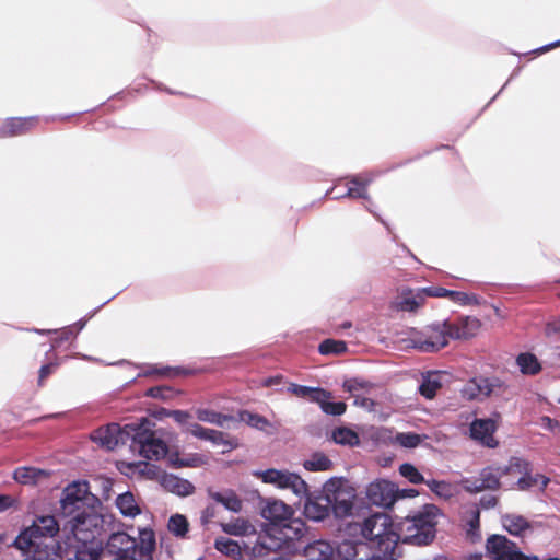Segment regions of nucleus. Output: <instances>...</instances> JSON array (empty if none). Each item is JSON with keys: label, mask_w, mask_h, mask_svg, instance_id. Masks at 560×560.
Segmentation results:
<instances>
[{"label": "nucleus", "mask_w": 560, "mask_h": 560, "mask_svg": "<svg viewBox=\"0 0 560 560\" xmlns=\"http://www.w3.org/2000/svg\"><path fill=\"white\" fill-rule=\"evenodd\" d=\"M62 517L67 518L61 529L65 546L80 550L98 549L94 546V539L103 521L93 508Z\"/></svg>", "instance_id": "obj_1"}, {"label": "nucleus", "mask_w": 560, "mask_h": 560, "mask_svg": "<svg viewBox=\"0 0 560 560\" xmlns=\"http://www.w3.org/2000/svg\"><path fill=\"white\" fill-rule=\"evenodd\" d=\"M306 532L305 523L291 516L281 525L266 527L265 534L259 535L252 547V557L255 559L266 557L281 548H290L294 541L300 540Z\"/></svg>", "instance_id": "obj_2"}, {"label": "nucleus", "mask_w": 560, "mask_h": 560, "mask_svg": "<svg viewBox=\"0 0 560 560\" xmlns=\"http://www.w3.org/2000/svg\"><path fill=\"white\" fill-rule=\"evenodd\" d=\"M155 545L154 532L144 528L139 532V540L124 532L112 534L106 550L115 556L114 560H153Z\"/></svg>", "instance_id": "obj_3"}, {"label": "nucleus", "mask_w": 560, "mask_h": 560, "mask_svg": "<svg viewBox=\"0 0 560 560\" xmlns=\"http://www.w3.org/2000/svg\"><path fill=\"white\" fill-rule=\"evenodd\" d=\"M440 509L434 504H425L420 511L407 515L401 523L400 539L405 544L428 546L436 536Z\"/></svg>", "instance_id": "obj_4"}, {"label": "nucleus", "mask_w": 560, "mask_h": 560, "mask_svg": "<svg viewBox=\"0 0 560 560\" xmlns=\"http://www.w3.org/2000/svg\"><path fill=\"white\" fill-rule=\"evenodd\" d=\"M60 526L55 516L37 517L30 527L20 533L13 545L24 553H40L43 548L48 547L44 539L54 538L62 529Z\"/></svg>", "instance_id": "obj_5"}, {"label": "nucleus", "mask_w": 560, "mask_h": 560, "mask_svg": "<svg viewBox=\"0 0 560 560\" xmlns=\"http://www.w3.org/2000/svg\"><path fill=\"white\" fill-rule=\"evenodd\" d=\"M361 535L383 553L392 552L400 539L386 513H374L365 518L361 525Z\"/></svg>", "instance_id": "obj_6"}, {"label": "nucleus", "mask_w": 560, "mask_h": 560, "mask_svg": "<svg viewBox=\"0 0 560 560\" xmlns=\"http://www.w3.org/2000/svg\"><path fill=\"white\" fill-rule=\"evenodd\" d=\"M153 425L154 423L147 418L137 422L131 447L138 448L139 453L148 459L159 460L167 454L168 447L161 438L156 436Z\"/></svg>", "instance_id": "obj_7"}, {"label": "nucleus", "mask_w": 560, "mask_h": 560, "mask_svg": "<svg viewBox=\"0 0 560 560\" xmlns=\"http://www.w3.org/2000/svg\"><path fill=\"white\" fill-rule=\"evenodd\" d=\"M324 486L326 493L330 497L334 515L338 518L349 516L357 497L355 489L340 478H331Z\"/></svg>", "instance_id": "obj_8"}, {"label": "nucleus", "mask_w": 560, "mask_h": 560, "mask_svg": "<svg viewBox=\"0 0 560 560\" xmlns=\"http://www.w3.org/2000/svg\"><path fill=\"white\" fill-rule=\"evenodd\" d=\"M453 338L450 322L430 325L413 340L415 347L422 352H436L446 347Z\"/></svg>", "instance_id": "obj_9"}, {"label": "nucleus", "mask_w": 560, "mask_h": 560, "mask_svg": "<svg viewBox=\"0 0 560 560\" xmlns=\"http://www.w3.org/2000/svg\"><path fill=\"white\" fill-rule=\"evenodd\" d=\"M136 423H128L120 427L118 423H110L106 428H100L93 434V440L108 451L116 448L118 445L132 442Z\"/></svg>", "instance_id": "obj_10"}, {"label": "nucleus", "mask_w": 560, "mask_h": 560, "mask_svg": "<svg viewBox=\"0 0 560 560\" xmlns=\"http://www.w3.org/2000/svg\"><path fill=\"white\" fill-rule=\"evenodd\" d=\"M265 483H272L280 489H289L299 497L307 494V483L294 472L269 468L257 474Z\"/></svg>", "instance_id": "obj_11"}, {"label": "nucleus", "mask_w": 560, "mask_h": 560, "mask_svg": "<svg viewBox=\"0 0 560 560\" xmlns=\"http://www.w3.org/2000/svg\"><path fill=\"white\" fill-rule=\"evenodd\" d=\"M503 474L501 466L489 465L479 471L477 478H465L462 480L463 489L468 493H479L486 490L497 491L501 488Z\"/></svg>", "instance_id": "obj_12"}, {"label": "nucleus", "mask_w": 560, "mask_h": 560, "mask_svg": "<svg viewBox=\"0 0 560 560\" xmlns=\"http://www.w3.org/2000/svg\"><path fill=\"white\" fill-rule=\"evenodd\" d=\"M88 493V482H73L69 485L65 489L63 498L60 501V514L62 516L72 515L83 509H90L91 506L86 504Z\"/></svg>", "instance_id": "obj_13"}, {"label": "nucleus", "mask_w": 560, "mask_h": 560, "mask_svg": "<svg viewBox=\"0 0 560 560\" xmlns=\"http://www.w3.org/2000/svg\"><path fill=\"white\" fill-rule=\"evenodd\" d=\"M486 551L493 560L522 559L517 545L503 535H491L486 540Z\"/></svg>", "instance_id": "obj_14"}, {"label": "nucleus", "mask_w": 560, "mask_h": 560, "mask_svg": "<svg viewBox=\"0 0 560 560\" xmlns=\"http://www.w3.org/2000/svg\"><path fill=\"white\" fill-rule=\"evenodd\" d=\"M42 119L39 116L10 117L0 126V139L24 136L35 130Z\"/></svg>", "instance_id": "obj_15"}, {"label": "nucleus", "mask_w": 560, "mask_h": 560, "mask_svg": "<svg viewBox=\"0 0 560 560\" xmlns=\"http://www.w3.org/2000/svg\"><path fill=\"white\" fill-rule=\"evenodd\" d=\"M366 497L374 505L392 508L396 502V485L387 480L371 482L366 489Z\"/></svg>", "instance_id": "obj_16"}, {"label": "nucleus", "mask_w": 560, "mask_h": 560, "mask_svg": "<svg viewBox=\"0 0 560 560\" xmlns=\"http://www.w3.org/2000/svg\"><path fill=\"white\" fill-rule=\"evenodd\" d=\"M330 497L325 491V486L323 487V491L316 495L307 497V500L304 504V514L307 518L313 521H323L327 516H329L330 512H332Z\"/></svg>", "instance_id": "obj_17"}, {"label": "nucleus", "mask_w": 560, "mask_h": 560, "mask_svg": "<svg viewBox=\"0 0 560 560\" xmlns=\"http://www.w3.org/2000/svg\"><path fill=\"white\" fill-rule=\"evenodd\" d=\"M495 431L497 423L492 419H475L470 424V436L490 448H494L499 444L493 436Z\"/></svg>", "instance_id": "obj_18"}, {"label": "nucleus", "mask_w": 560, "mask_h": 560, "mask_svg": "<svg viewBox=\"0 0 560 560\" xmlns=\"http://www.w3.org/2000/svg\"><path fill=\"white\" fill-rule=\"evenodd\" d=\"M293 514L294 511L292 508L282 501L268 502L261 512L262 517L269 522L266 527H272L276 524L281 525L293 516Z\"/></svg>", "instance_id": "obj_19"}, {"label": "nucleus", "mask_w": 560, "mask_h": 560, "mask_svg": "<svg viewBox=\"0 0 560 560\" xmlns=\"http://www.w3.org/2000/svg\"><path fill=\"white\" fill-rule=\"evenodd\" d=\"M450 326L453 330L454 339H468L477 334L481 323L476 317H463L454 323L450 322Z\"/></svg>", "instance_id": "obj_20"}, {"label": "nucleus", "mask_w": 560, "mask_h": 560, "mask_svg": "<svg viewBox=\"0 0 560 560\" xmlns=\"http://www.w3.org/2000/svg\"><path fill=\"white\" fill-rule=\"evenodd\" d=\"M425 302L424 292L422 289L417 291L402 290L399 300L396 302V307L402 312H415Z\"/></svg>", "instance_id": "obj_21"}, {"label": "nucleus", "mask_w": 560, "mask_h": 560, "mask_svg": "<svg viewBox=\"0 0 560 560\" xmlns=\"http://www.w3.org/2000/svg\"><path fill=\"white\" fill-rule=\"evenodd\" d=\"M209 497L217 503L222 504L226 510L231 512H240L243 508V502L238 498L235 491L226 489L224 491H208Z\"/></svg>", "instance_id": "obj_22"}, {"label": "nucleus", "mask_w": 560, "mask_h": 560, "mask_svg": "<svg viewBox=\"0 0 560 560\" xmlns=\"http://www.w3.org/2000/svg\"><path fill=\"white\" fill-rule=\"evenodd\" d=\"M336 548L328 541L317 540L305 548L307 560H334Z\"/></svg>", "instance_id": "obj_23"}, {"label": "nucleus", "mask_w": 560, "mask_h": 560, "mask_svg": "<svg viewBox=\"0 0 560 560\" xmlns=\"http://www.w3.org/2000/svg\"><path fill=\"white\" fill-rule=\"evenodd\" d=\"M162 486L167 491L180 497L189 495L195 491V487L191 482L175 475H164L162 478Z\"/></svg>", "instance_id": "obj_24"}, {"label": "nucleus", "mask_w": 560, "mask_h": 560, "mask_svg": "<svg viewBox=\"0 0 560 560\" xmlns=\"http://www.w3.org/2000/svg\"><path fill=\"white\" fill-rule=\"evenodd\" d=\"M56 547V555L61 560L63 559V557H67L66 560H98L101 555L100 549L80 550L68 546L63 548L60 542H57Z\"/></svg>", "instance_id": "obj_25"}, {"label": "nucleus", "mask_w": 560, "mask_h": 560, "mask_svg": "<svg viewBox=\"0 0 560 560\" xmlns=\"http://www.w3.org/2000/svg\"><path fill=\"white\" fill-rule=\"evenodd\" d=\"M515 363L523 375L535 376L542 370L540 361L532 352L520 353L515 359Z\"/></svg>", "instance_id": "obj_26"}, {"label": "nucleus", "mask_w": 560, "mask_h": 560, "mask_svg": "<svg viewBox=\"0 0 560 560\" xmlns=\"http://www.w3.org/2000/svg\"><path fill=\"white\" fill-rule=\"evenodd\" d=\"M288 390L296 397L307 398L311 401L323 399V397H331V394L319 387H308L299 384H290Z\"/></svg>", "instance_id": "obj_27"}, {"label": "nucleus", "mask_w": 560, "mask_h": 560, "mask_svg": "<svg viewBox=\"0 0 560 560\" xmlns=\"http://www.w3.org/2000/svg\"><path fill=\"white\" fill-rule=\"evenodd\" d=\"M46 477L48 474L45 470L35 467H18L13 471L14 480L22 485H35L40 478Z\"/></svg>", "instance_id": "obj_28"}, {"label": "nucleus", "mask_w": 560, "mask_h": 560, "mask_svg": "<svg viewBox=\"0 0 560 560\" xmlns=\"http://www.w3.org/2000/svg\"><path fill=\"white\" fill-rule=\"evenodd\" d=\"M442 387L441 376L438 372H429L423 376L419 386V393L427 399H433Z\"/></svg>", "instance_id": "obj_29"}, {"label": "nucleus", "mask_w": 560, "mask_h": 560, "mask_svg": "<svg viewBox=\"0 0 560 560\" xmlns=\"http://www.w3.org/2000/svg\"><path fill=\"white\" fill-rule=\"evenodd\" d=\"M503 527L513 536H521L530 528V523L522 515L506 514L502 517Z\"/></svg>", "instance_id": "obj_30"}, {"label": "nucleus", "mask_w": 560, "mask_h": 560, "mask_svg": "<svg viewBox=\"0 0 560 560\" xmlns=\"http://www.w3.org/2000/svg\"><path fill=\"white\" fill-rule=\"evenodd\" d=\"M220 526L225 534L233 536H246L255 533L254 526L243 517L234 518L228 523H221Z\"/></svg>", "instance_id": "obj_31"}, {"label": "nucleus", "mask_w": 560, "mask_h": 560, "mask_svg": "<svg viewBox=\"0 0 560 560\" xmlns=\"http://www.w3.org/2000/svg\"><path fill=\"white\" fill-rule=\"evenodd\" d=\"M116 506L124 516L136 517L141 513V509L137 504L135 495L129 491L117 497Z\"/></svg>", "instance_id": "obj_32"}, {"label": "nucleus", "mask_w": 560, "mask_h": 560, "mask_svg": "<svg viewBox=\"0 0 560 560\" xmlns=\"http://www.w3.org/2000/svg\"><path fill=\"white\" fill-rule=\"evenodd\" d=\"M549 483V478L541 475L536 474L532 475V470H527L526 474H523L516 481V487L518 490L526 491L530 488L538 486L541 490L546 489Z\"/></svg>", "instance_id": "obj_33"}, {"label": "nucleus", "mask_w": 560, "mask_h": 560, "mask_svg": "<svg viewBox=\"0 0 560 560\" xmlns=\"http://www.w3.org/2000/svg\"><path fill=\"white\" fill-rule=\"evenodd\" d=\"M196 418L199 421L223 427L225 422L232 421L233 417L224 415L212 409L199 408L196 410Z\"/></svg>", "instance_id": "obj_34"}, {"label": "nucleus", "mask_w": 560, "mask_h": 560, "mask_svg": "<svg viewBox=\"0 0 560 560\" xmlns=\"http://www.w3.org/2000/svg\"><path fill=\"white\" fill-rule=\"evenodd\" d=\"M195 371L184 369V368H171V366H160L158 364L150 365L144 371L145 376L158 375L162 377H173L179 375H191Z\"/></svg>", "instance_id": "obj_35"}, {"label": "nucleus", "mask_w": 560, "mask_h": 560, "mask_svg": "<svg viewBox=\"0 0 560 560\" xmlns=\"http://www.w3.org/2000/svg\"><path fill=\"white\" fill-rule=\"evenodd\" d=\"M483 377H475L469 380L460 389V395L466 400H475L480 397H485L483 384H481Z\"/></svg>", "instance_id": "obj_36"}, {"label": "nucleus", "mask_w": 560, "mask_h": 560, "mask_svg": "<svg viewBox=\"0 0 560 560\" xmlns=\"http://www.w3.org/2000/svg\"><path fill=\"white\" fill-rule=\"evenodd\" d=\"M501 470L504 476L526 474L527 470H532V465L528 460L522 457L513 456L510 458L509 464L501 466Z\"/></svg>", "instance_id": "obj_37"}, {"label": "nucleus", "mask_w": 560, "mask_h": 560, "mask_svg": "<svg viewBox=\"0 0 560 560\" xmlns=\"http://www.w3.org/2000/svg\"><path fill=\"white\" fill-rule=\"evenodd\" d=\"M303 466L308 471H326L331 468L332 462L324 453L316 452L304 462Z\"/></svg>", "instance_id": "obj_38"}, {"label": "nucleus", "mask_w": 560, "mask_h": 560, "mask_svg": "<svg viewBox=\"0 0 560 560\" xmlns=\"http://www.w3.org/2000/svg\"><path fill=\"white\" fill-rule=\"evenodd\" d=\"M214 547L221 553L237 559L242 556V549L237 541L226 537H219L214 541Z\"/></svg>", "instance_id": "obj_39"}, {"label": "nucleus", "mask_w": 560, "mask_h": 560, "mask_svg": "<svg viewBox=\"0 0 560 560\" xmlns=\"http://www.w3.org/2000/svg\"><path fill=\"white\" fill-rule=\"evenodd\" d=\"M167 529L174 536L185 538L189 530V523L186 516L182 514L172 515L167 523Z\"/></svg>", "instance_id": "obj_40"}, {"label": "nucleus", "mask_w": 560, "mask_h": 560, "mask_svg": "<svg viewBox=\"0 0 560 560\" xmlns=\"http://www.w3.org/2000/svg\"><path fill=\"white\" fill-rule=\"evenodd\" d=\"M332 440L340 445L354 446L360 443L359 435L349 428H337L332 431Z\"/></svg>", "instance_id": "obj_41"}, {"label": "nucleus", "mask_w": 560, "mask_h": 560, "mask_svg": "<svg viewBox=\"0 0 560 560\" xmlns=\"http://www.w3.org/2000/svg\"><path fill=\"white\" fill-rule=\"evenodd\" d=\"M429 489L440 498L450 499L454 495V487L452 483L444 480H425L424 482Z\"/></svg>", "instance_id": "obj_42"}, {"label": "nucleus", "mask_w": 560, "mask_h": 560, "mask_svg": "<svg viewBox=\"0 0 560 560\" xmlns=\"http://www.w3.org/2000/svg\"><path fill=\"white\" fill-rule=\"evenodd\" d=\"M481 384H483L485 397L503 395L508 389L505 382L499 377H483Z\"/></svg>", "instance_id": "obj_43"}, {"label": "nucleus", "mask_w": 560, "mask_h": 560, "mask_svg": "<svg viewBox=\"0 0 560 560\" xmlns=\"http://www.w3.org/2000/svg\"><path fill=\"white\" fill-rule=\"evenodd\" d=\"M320 354H342L347 351V343L342 340L326 339L318 347Z\"/></svg>", "instance_id": "obj_44"}, {"label": "nucleus", "mask_w": 560, "mask_h": 560, "mask_svg": "<svg viewBox=\"0 0 560 560\" xmlns=\"http://www.w3.org/2000/svg\"><path fill=\"white\" fill-rule=\"evenodd\" d=\"M330 397H323L320 400H316L319 404L322 410L331 416H341L346 412L347 405L343 401L330 402Z\"/></svg>", "instance_id": "obj_45"}, {"label": "nucleus", "mask_w": 560, "mask_h": 560, "mask_svg": "<svg viewBox=\"0 0 560 560\" xmlns=\"http://www.w3.org/2000/svg\"><path fill=\"white\" fill-rule=\"evenodd\" d=\"M399 472L402 477L409 480V482L419 485L424 483L425 480L422 476V474L412 465L409 463L401 464L399 466Z\"/></svg>", "instance_id": "obj_46"}, {"label": "nucleus", "mask_w": 560, "mask_h": 560, "mask_svg": "<svg viewBox=\"0 0 560 560\" xmlns=\"http://www.w3.org/2000/svg\"><path fill=\"white\" fill-rule=\"evenodd\" d=\"M343 197L368 199L366 183L358 178L351 179Z\"/></svg>", "instance_id": "obj_47"}, {"label": "nucleus", "mask_w": 560, "mask_h": 560, "mask_svg": "<svg viewBox=\"0 0 560 560\" xmlns=\"http://www.w3.org/2000/svg\"><path fill=\"white\" fill-rule=\"evenodd\" d=\"M240 417H241L242 421H244L248 425L257 428V429H264L265 427H267L269 424V421L265 417H262L258 413H253L247 410L242 411L240 413Z\"/></svg>", "instance_id": "obj_48"}, {"label": "nucleus", "mask_w": 560, "mask_h": 560, "mask_svg": "<svg viewBox=\"0 0 560 560\" xmlns=\"http://www.w3.org/2000/svg\"><path fill=\"white\" fill-rule=\"evenodd\" d=\"M208 441H210L214 445H224L229 450L234 448L236 446V443H234L233 441L229 440L224 432L218 431V430H213V429L211 431V434H209Z\"/></svg>", "instance_id": "obj_49"}, {"label": "nucleus", "mask_w": 560, "mask_h": 560, "mask_svg": "<svg viewBox=\"0 0 560 560\" xmlns=\"http://www.w3.org/2000/svg\"><path fill=\"white\" fill-rule=\"evenodd\" d=\"M397 441L401 446L412 448L417 447L420 444L421 438L417 433L408 432L398 434Z\"/></svg>", "instance_id": "obj_50"}, {"label": "nucleus", "mask_w": 560, "mask_h": 560, "mask_svg": "<svg viewBox=\"0 0 560 560\" xmlns=\"http://www.w3.org/2000/svg\"><path fill=\"white\" fill-rule=\"evenodd\" d=\"M173 394L171 387L167 386H153L147 389L145 396L158 399H168Z\"/></svg>", "instance_id": "obj_51"}, {"label": "nucleus", "mask_w": 560, "mask_h": 560, "mask_svg": "<svg viewBox=\"0 0 560 560\" xmlns=\"http://www.w3.org/2000/svg\"><path fill=\"white\" fill-rule=\"evenodd\" d=\"M212 429L205 428L200 425L197 422L189 423L188 427H186V432L190 433L197 439L208 441L209 434H211Z\"/></svg>", "instance_id": "obj_52"}, {"label": "nucleus", "mask_w": 560, "mask_h": 560, "mask_svg": "<svg viewBox=\"0 0 560 560\" xmlns=\"http://www.w3.org/2000/svg\"><path fill=\"white\" fill-rule=\"evenodd\" d=\"M165 413L172 417L178 424L180 425H189V420L191 419V415L185 410H170L165 411Z\"/></svg>", "instance_id": "obj_53"}, {"label": "nucleus", "mask_w": 560, "mask_h": 560, "mask_svg": "<svg viewBox=\"0 0 560 560\" xmlns=\"http://www.w3.org/2000/svg\"><path fill=\"white\" fill-rule=\"evenodd\" d=\"M424 296H434V298H448L451 290L441 287H429L423 288Z\"/></svg>", "instance_id": "obj_54"}, {"label": "nucleus", "mask_w": 560, "mask_h": 560, "mask_svg": "<svg viewBox=\"0 0 560 560\" xmlns=\"http://www.w3.org/2000/svg\"><path fill=\"white\" fill-rule=\"evenodd\" d=\"M498 503H499V498L497 495H492V494L483 495V497H481V499L479 501L480 508H482L485 510L492 509V508L497 506Z\"/></svg>", "instance_id": "obj_55"}, {"label": "nucleus", "mask_w": 560, "mask_h": 560, "mask_svg": "<svg viewBox=\"0 0 560 560\" xmlns=\"http://www.w3.org/2000/svg\"><path fill=\"white\" fill-rule=\"evenodd\" d=\"M217 516V509L214 505H208L201 513V523L209 524Z\"/></svg>", "instance_id": "obj_56"}, {"label": "nucleus", "mask_w": 560, "mask_h": 560, "mask_svg": "<svg viewBox=\"0 0 560 560\" xmlns=\"http://www.w3.org/2000/svg\"><path fill=\"white\" fill-rule=\"evenodd\" d=\"M448 299L459 304H467L470 300V296L465 292L451 290Z\"/></svg>", "instance_id": "obj_57"}, {"label": "nucleus", "mask_w": 560, "mask_h": 560, "mask_svg": "<svg viewBox=\"0 0 560 560\" xmlns=\"http://www.w3.org/2000/svg\"><path fill=\"white\" fill-rule=\"evenodd\" d=\"M16 503V499L9 494H0V512L8 510Z\"/></svg>", "instance_id": "obj_58"}, {"label": "nucleus", "mask_w": 560, "mask_h": 560, "mask_svg": "<svg viewBox=\"0 0 560 560\" xmlns=\"http://www.w3.org/2000/svg\"><path fill=\"white\" fill-rule=\"evenodd\" d=\"M56 368V364L54 363H48V364H44L40 370H39V376H38V383L39 385L43 384L44 380L47 378L51 373L52 371L55 370Z\"/></svg>", "instance_id": "obj_59"}, {"label": "nucleus", "mask_w": 560, "mask_h": 560, "mask_svg": "<svg viewBox=\"0 0 560 560\" xmlns=\"http://www.w3.org/2000/svg\"><path fill=\"white\" fill-rule=\"evenodd\" d=\"M418 494H419V492L416 489H402V490H399V489L396 488V501L398 499L415 498Z\"/></svg>", "instance_id": "obj_60"}, {"label": "nucleus", "mask_w": 560, "mask_h": 560, "mask_svg": "<svg viewBox=\"0 0 560 560\" xmlns=\"http://www.w3.org/2000/svg\"><path fill=\"white\" fill-rule=\"evenodd\" d=\"M283 376L282 375H275V376H270V377H267L262 381V385L265 387H271V386H275V385H279L283 382Z\"/></svg>", "instance_id": "obj_61"}, {"label": "nucleus", "mask_w": 560, "mask_h": 560, "mask_svg": "<svg viewBox=\"0 0 560 560\" xmlns=\"http://www.w3.org/2000/svg\"><path fill=\"white\" fill-rule=\"evenodd\" d=\"M468 525L471 530L478 529L480 526V513L478 510H475L472 517L469 520Z\"/></svg>", "instance_id": "obj_62"}, {"label": "nucleus", "mask_w": 560, "mask_h": 560, "mask_svg": "<svg viewBox=\"0 0 560 560\" xmlns=\"http://www.w3.org/2000/svg\"><path fill=\"white\" fill-rule=\"evenodd\" d=\"M442 149H445L450 152L451 156L454 159V160H457L459 159V154H458V151L454 148V147H451V145H443Z\"/></svg>", "instance_id": "obj_63"}, {"label": "nucleus", "mask_w": 560, "mask_h": 560, "mask_svg": "<svg viewBox=\"0 0 560 560\" xmlns=\"http://www.w3.org/2000/svg\"><path fill=\"white\" fill-rule=\"evenodd\" d=\"M463 560H482V556L480 553H474L465 557Z\"/></svg>", "instance_id": "obj_64"}]
</instances>
